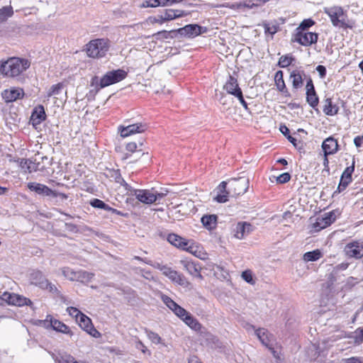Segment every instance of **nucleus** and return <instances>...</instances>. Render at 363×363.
<instances>
[{"instance_id":"obj_2","label":"nucleus","mask_w":363,"mask_h":363,"mask_svg":"<svg viewBox=\"0 0 363 363\" xmlns=\"http://www.w3.org/2000/svg\"><path fill=\"white\" fill-rule=\"evenodd\" d=\"M323 11L334 27L343 30H353L356 27V21L350 19L347 11L340 6L325 7Z\"/></svg>"},{"instance_id":"obj_19","label":"nucleus","mask_w":363,"mask_h":363,"mask_svg":"<svg viewBox=\"0 0 363 363\" xmlns=\"http://www.w3.org/2000/svg\"><path fill=\"white\" fill-rule=\"evenodd\" d=\"M345 252L348 257L356 259L363 257V242L353 241L347 243L345 247Z\"/></svg>"},{"instance_id":"obj_50","label":"nucleus","mask_w":363,"mask_h":363,"mask_svg":"<svg viewBox=\"0 0 363 363\" xmlns=\"http://www.w3.org/2000/svg\"><path fill=\"white\" fill-rule=\"evenodd\" d=\"M241 277L246 282L252 285L255 284V281L253 279L252 272L251 270H245L242 272Z\"/></svg>"},{"instance_id":"obj_25","label":"nucleus","mask_w":363,"mask_h":363,"mask_svg":"<svg viewBox=\"0 0 363 363\" xmlns=\"http://www.w3.org/2000/svg\"><path fill=\"white\" fill-rule=\"evenodd\" d=\"M161 14L164 22L166 23L177 18L187 16L189 12L181 9H166L161 12Z\"/></svg>"},{"instance_id":"obj_32","label":"nucleus","mask_w":363,"mask_h":363,"mask_svg":"<svg viewBox=\"0 0 363 363\" xmlns=\"http://www.w3.org/2000/svg\"><path fill=\"white\" fill-rule=\"evenodd\" d=\"M254 6V4H250V3H247V1L243 2H238L234 4L225 3L223 4H213L211 5V8L217 9V8H228L233 10L239 11L243 9L247 8L251 9Z\"/></svg>"},{"instance_id":"obj_23","label":"nucleus","mask_w":363,"mask_h":363,"mask_svg":"<svg viewBox=\"0 0 363 363\" xmlns=\"http://www.w3.org/2000/svg\"><path fill=\"white\" fill-rule=\"evenodd\" d=\"M105 175L111 181L115 182L116 183L123 186L128 193L129 191H132V187L123 179L119 169H108Z\"/></svg>"},{"instance_id":"obj_1","label":"nucleus","mask_w":363,"mask_h":363,"mask_svg":"<svg viewBox=\"0 0 363 363\" xmlns=\"http://www.w3.org/2000/svg\"><path fill=\"white\" fill-rule=\"evenodd\" d=\"M30 66V62L25 58L11 57L0 61V74L6 78H16Z\"/></svg>"},{"instance_id":"obj_53","label":"nucleus","mask_w":363,"mask_h":363,"mask_svg":"<svg viewBox=\"0 0 363 363\" xmlns=\"http://www.w3.org/2000/svg\"><path fill=\"white\" fill-rule=\"evenodd\" d=\"M291 179V175L288 172H284L281 174L279 177L276 178V182L277 184H286L289 182Z\"/></svg>"},{"instance_id":"obj_63","label":"nucleus","mask_w":363,"mask_h":363,"mask_svg":"<svg viewBox=\"0 0 363 363\" xmlns=\"http://www.w3.org/2000/svg\"><path fill=\"white\" fill-rule=\"evenodd\" d=\"M354 144L357 147H362L363 144V134L362 135H357L354 138Z\"/></svg>"},{"instance_id":"obj_24","label":"nucleus","mask_w":363,"mask_h":363,"mask_svg":"<svg viewBox=\"0 0 363 363\" xmlns=\"http://www.w3.org/2000/svg\"><path fill=\"white\" fill-rule=\"evenodd\" d=\"M321 147L326 155H335L339 150L338 141L333 136H330L323 140Z\"/></svg>"},{"instance_id":"obj_46","label":"nucleus","mask_w":363,"mask_h":363,"mask_svg":"<svg viewBox=\"0 0 363 363\" xmlns=\"http://www.w3.org/2000/svg\"><path fill=\"white\" fill-rule=\"evenodd\" d=\"M172 32H174V30L167 31L163 30L153 34V37H155L157 40H164L165 39L172 38L173 37L171 35V33Z\"/></svg>"},{"instance_id":"obj_35","label":"nucleus","mask_w":363,"mask_h":363,"mask_svg":"<svg viewBox=\"0 0 363 363\" xmlns=\"http://www.w3.org/2000/svg\"><path fill=\"white\" fill-rule=\"evenodd\" d=\"M262 27L266 35L269 34L273 36L280 30V25L277 21L271 22H263Z\"/></svg>"},{"instance_id":"obj_61","label":"nucleus","mask_w":363,"mask_h":363,"mask_svg":"<svg viewBox=\"0 0 363 363\" xmlns=\"http://www.w3.org/2000/svg\"><path fill=\"white\" fill-rule=\"evenodd\" d=\"M316 71L318 72L319 76L321 79H323L326 76V68L323 65H318L316 67Z\"/></svg>"},{"instance_id":"obj_48","label":"nucleus","mask_w":363,"mask_h":363,"mask_svg":"<svg viewBox=\"0 0 363 363\" xmlns=\"http://www.w3.org/2000/svg\"><path fill=\"white\" fill-rule=\"evenodd\" d=\"M66 311L71 317L75 319L76 322H78L79 318L83 314L78 308L72 306L67 307Z\"/></svg>"},{"instance_id":"obj_4","label":"nucleus","mask_w":363,"mask_h":363,"mask_svg":"<svg viewBox=\"0 0 363 363\" xmlns=\"http://www.w3.org/2000/svg\"><path fill=\"white\" fill-rule=\"evenodd\" d=\"M110 48L108 38H96L90 40L85 45V52L89 57L100 59L106 56Z\"/></svg>"},{"instance_id":"obj_16","label":"nucleus","mask_w":363,"mask_h":363,"mask_svg":"<svg viewBox=\"0 0 363 363\" xmlns=\"http://www.w3.org/2000/svg\"><path fill=\"white\" fill-rule=\"evenodd\" d=\"M24 96V90L21 87H10L1 92V97L6 104L14 102L18 99H22Z\"/></svg>"},{"instance_id":"obj_15","label":"nucleus","mask_w":363,"mask_h":363,"mask_svg":"<svg viewBox=\"0 0 363 363\" xmlns=\"http://www.w3.org/2000/svg\"><path fill=\"white\" fill-rule=\"evenodd\" d=\"M208 30L207 27L201 26L198 24H189L180 28L177 31L182 35L192 38L203 33H207Z\"/></svg>"},{"instance_id":"obj_58","label":"nucleus","mask_w":363,"mask_h":363,"mask_svg":"<svg viewBox=\"0 0 363 363\" xmlns=\"http://www.w3.org/2000/svg\"><path fill=\"white\" fill-rule=\"evenodd\" d=\"M287 138L296 148H297L298 150L303 149V143L301 140L298 141L297 139H296L295 138L292 137L290 135L287 136Z\"/></svg>"},{"instance_id":"obj_43","label":"nucleus","mask_w":363,"mask_h":363,"mask_svg":"<svg viewBox=\"0 0 363 363\" xmlns=\"http://www.w3.org/2000/svg\"><path fill=\"white\" fill-rule=\"evenodd\" d=\"M64 86L65 85L62 82H59L56 84L52 85L47 94V97L50 98L52 96L58 95L61 92Z\"/></svg>"},{"instance_id":"obj_57","label":"nucleus","mask_w":363,"mask_h":363,"mask_svg":"<svg viewBox=\"0 0 363 363\" xmlns=\"http://www.w3.org/2000/svg\"><path fill=\"white\" fill-rule=\"evenodd\" d=\"M125 150L130 153V155L138 151V145L135 142L128 143L125 145Z\"/></svg>"},{"instance_id":"obj_28","label":"nucleus","mask_w":363,"mask_h":363,"mask_svg":"<svg viewBox=\"0 0 363 363\" xmlns=\"http://www.w3.org/2000/svg\"><path fill=\"white\" fill-rule=\"evenodd\" d=\"M46 320L50 321V325L53 330L63 334L68 335L70 337L73 335V332L70 328L63 322L53 318L51 315H48Z\"/></svg>"},{"instance_id":"obj_34","label":"nucleus","mask_w":363,"mask_h":363,"mask_svg":"<svg viewBox=\"0 0 363 363\" xmlns=\"http://www.w3.org/2000/svg\"><path fill=\"white\" fill-rule=\"evenodd\" d=\"M295 61L296 57L291 53H288L279 58L277 66L280 68H286L292 65Z\"/></svg>"},{"instance_id":"obj_51","label":"nucleus","mask_w":363,"mask_h":363,"mask_svg":"<svg viewBox=\"0 0 363 363\" xmlns=\"http://www.w3.org/2000/svg\"><path fill=\"white\" fill-rule=\"evenodd\" d=\"M162 0H145L143 2V7H157L162 6Z\"/></svg>"},{"instance_id":"obj_14","label":"nucleus","mask_w":363,"mask_h":363,"mask_svg":"<svg viewBox=\"0 0 363 363\" xmlns=\"http://www.w3.org/2000/svg\"><path fill=\"white\" fill-rule=\"evenodd\" d=\"M355 168V158L354 156L352 157V163L350 166L347 167L343 172L342 173V175L340 177V183L338 184V186L337 188V192L340 193L343 191H345L348 185L352 182V175L353 172H354Z\"/></svg>"},{"instance_id":"obj_45","label":"nucleus","mask_w":363,"mask_h":363,"mask_svg":"<svg viewBox=\"0 0 363 363\" xmlns=\"http://www.w3.org/2000/svg\"><path fill=\"white\" fill-rule=\"evenodd\" d=\"M57 363H75V358L69 354H60L56 359Z\"/></svg>"},{"instance_id":"obj_62","label":"nucleus","mask_w":363,"mask_h":363,"mask_svg":"<svg viewBox=\"0 0 363 363\" xmlns=\"http://www.w3.org/2000/svg\"><path fill=\"white\" fill-rule=\"evenodd\" d=\"M344 363H363L360 357H352L343 359Z\"/></svg>"},{"instance_id":"obj_64","label":"nucleus","mask_w":363,"mask_h":363,"mask_svg":"<svg viewBox=\"0 0 363 363\" xmlns=\"http://www.w3.org/2000/svg\"><path fill=\"white\" fill-rule=\"evenodd\" d=\"M280 130L284 135H289V129L286 125H281Z\"/></svg>"},{"instance_id":"obj_26","label":"nucleus","mask_w":363,"mask_h":363,"mask_svg":"<svg viewBox=\"0 0 363 363\" xmlns=\"http://www.w3.org/2000/svg\"><path fill=\"white\" fill-rule=\"evenodd\" d=\"M46 119V114L43 106L38 105L35 107L30 118V122L34 128H37Z\"/></svg>"},{"instance_id":"obj_13","label":"nucleus","mask_w":363,"mask_h":363,"mask_svg":"<svg viewBox=\"0 0 363 363\" xmlns=\"http://www.w3.org/2000/svg\"><path fill=\"white\" fill-rule=\"evenodd\" d=\"M157 269L162 272L163 275L168 277L172 282L180 286H185L188 284V281L185 277L171 267L165 265H159Z\"/></svg>"},{"instance_id":"obj_9","label":"nucleus","mask_w":363,"mask_h":363,"mask_svg":"<svg viewBox=\"0 0 363 363\" xmlns=\"http://www.w3.org/2000/svg\"><path fill=\"white\" fill-rule=\"evenodd\" d=\"M62 274L67 279L72 281H79L82 283L89 282L94 277V274L84 270L74 271L69 267H64L62 269Z\"/></svg>"},{"instance_id":"obj_11","label":"nucleus","mask_w":363,"mask_h":363,"mask_svg":"<svg viewBox=\"0 0 363 363\" xmlns=\"http://www.w3.org/2000/svg\"><path fill=\"white\" fill-rule=\"evenodd\" d=\"M27 187L30 191H34L41 196H52L54 198L60 197L62 199H67V195L66 194L57 192L51 189L48 186L40 183L29 182L27 184Z\"/></svg>"},{"instance_id":"obj_7","label":"nucleus","mask_w":363,"mask_h":363,"mask_svg":"<svg viewBox=\"0 0 363 363\" xmlns=\"http://www.w3.org/2000/svg\"><path fill=\"white\" fill-rule=\"evenodd\" d=\"M318 40V34L314 32L295 29L291 34V42L298 43L304 47H309L315 44Z\"/></svg>"},{"instance_id":"obj_41","label":"nucleus","mask_w":363,"mask_h":363,"mask_svg":"<svg viewBox=\"0 0 363 363\" xmlns=\"http://www.w3.org/2000/svg\"><path fill=\"white\" fill-rule=\"evenodd\" d=\"M13 14V7L11 6H4L0 9V22L6 21L8 18Z\"/></svg>"},{"instance_id":"obj_54","label":"nucleus","mask_w":363,"mask_h":363,"mask_svg":"<svg viewBox=\"0 0 363 363\" xmlns=\"http://www.w3.org/2000/svg\"><path fill=\"white\" fill-rule=\"evenodd\" d=\"M135 347L140 350L143 354H147L148 356L151 355V352L147 348L144 343L138 339L135 342Z\"/></svg>"},{"instance_id":"obj_31","label":"nucleus","mask_w":363,"mask_h":363,"mask_svg":"<svg viewBox=\"0 0 363 363\" xmlns=\"http://www.w3.org/2000/svg\"><path fill=\"white\" fill-rule=\"evenodd\" d=\"M303 71L294 69L290 72L289 78L291 80V85L294 89H298L303 85Z\"/></svg>"},{"instance_id":"obj_52","label":"nucleus","mask_w":363,"mask_h":363,"mask_svg":"<svg viewBox=\"0 0 363 363\" xmlns=\"http://www.w3.org/2000/svg\"><path fill=\"white\" fill-rule=\"evenodd\" d=\"M173 313L182 320L190 313L180 306Z\"/></svg>"},{"instance_id":"obj_49","label":"nucleus","mask_w":363,"mask_h":363,"mask_svg":"<svg viewBox=\"0 0 363 363\" xmlns=\"http://www.w3.org/2000/svg\"><path fill=\"white\" fill-rule=\"evenodd\" d=\"M90 204L91 206L100 209H104L105 211L107 210L108 205L104 203L103 201L99 199H94L90 201Z\"/></svg>"},{"instance_id":"obj_12","label":"nucleus","mask_w":363,"mask_h":363,"mask_svg":"<svg viewBox=\"0 0 363 363\" xmlns=\"http://www.w3.org/2000/svg\"><path fill=\"white\" fill-rule=\"evenodd\" d=\"M30 284L39 286L43 289H48L52 291L56 287L52 285L44 276L43 272L38 269L33 270L30 274Z\"/></svg>"},{"instance_id":"obj_8","label":"nucleus","mask_w":363,"mask_h":363,"mask_svg":"<svg viewBox=\"0 0 363 363\" xmlns=\"http://www.w3.org/2000/svg\"><path fill=\"white\" fill-rule=\"evenodd\" d=\"M223 90H225L227 94L237 98L245 110L248 109L247 103L244 99L242 91L239 86L238 81L236 77L230 75L223 85Z\"/></svg>"},{"instance_id":"obj_37","label":"nucleus","mask_w":363,"mask_h":363,"mask_svg":"<svg viewBox=\"0 0 363 363\" xmlns=\"http://www.w3.org/2000/svg\"><path fill=\"white\" fill-rule=\"evenodd\" d=\"M183 321L193 330L196 332L201 331L202 325L191 313L185 317Z\"/></svg>"},{"instance_id":"obj_5","label":"nucleus","mask_w":363,"mask_h":363,"mask_svg":"<svg viewBox=\"0 0 363 363\" xmlns=\"http://www.w3.org/2000/svg\"><path fill=\"white\" fill-rule=\"evenodd\" d=\"M168 191L159 192L155 188L150 189H135L132 188L130 194L135 196L136 199L143 203L152 204L157 201L160 202L167 194Z\"/></svg>"},{"instance_id":"obj_44","label":"nucleus","mask_w":363,"mask_h":363,"mask_svg":"<svg viewBox=\"0 0 363 363\" xmlns=\"http://www.w3.org/2000/svg\"><path fill=\"white\" fill-rule=\"evenodd\" d=\"M145 333H146L149 340L152 341V342L158 345L161 343L162 338L161 337L156 333L148 330L147 328H145Z\"/></svg>"},{"instance_id":"obj_39","label":"nucleus","mask_w":363,"mask_h":363,"mask_svg":"<svg viewBox=\"0 0 363 363\" xmlns=\"http://www.w3.org/2000/svg\"><path fill=\"white\" fill-rule=\"evenodd\" d=\"M255 333L259 340L264 345L267 347H270V335L268 333L267 330L263 328H259L257 330Z\"/></svg>"},{"instance_id":"obj_36","label":"nucleus","mask_w":363,"mask_h":363,"mask_svg":"<svg viewBox=\"0 0 363 363\" xmlns=\"http://www.w3.org/2000/svg\"><path fill=\"white\" fill-rule=\"evenodd\" d=\"M227 187V182H222L218 186V191L220 192L219 194H218L215 200L218 201V203H225L228 200V191L226 190Z\"/></svg>"},{"instance_id":"obj_20","label":"nucleus","mask_w":363,"mask_h":363,"mask_svg":"<svg viewBox=\"0 0 363 363\" xmlns=\"http://www.w3.org/2000/svg\"><path fill=\"white\" fill-rule=\"evenodd\" d=\"M1 298L10 305L18 306H22L31 303V301L29 298L18 294H11L9 292H4L2 294Z\"/></svg>"},{"instance_id":"obj_33","label":"nucleus","mask_w":363,"mask_h":363,"mask_svg":"<svg viewBox=\"0 0 363 363\" xmlns=\"http://www.w3.org/2000/svg\"><path fill=\"white\" fill-rule=\"evenodd\" d=\"M323 111L327 116H335L338 113L339 107L337 105L333 104L330 98H328L324 101Z\"/></svg>"},{"instance_id":"obj_3","label":"nucleus","mask_w":363,"mask_h":363,"mask_svg":"<svg viewBox=\"0 0 363 363\" xmlns=\"http://www.w3.org/2000/svg\"><path fill=\"white\" fill-rule=\"evenodd\" d=\"M127 76L128 72L124 69H114L107 72L101 79H99L97 76L93 77L91 79L90 85L94 86L96 91H99L103 88L123 81Z\"/></svg>"},{"instance_id":"obj_29","label":"nucleus","mask_w":363,"mask_h":363,"mask_svg":"<svg viewBox=\"0 0 363 363\" xmlns=\"http://www.w3.org/2000/svg\"><path fill=\"white\" fill-rule=\"evenodd\" d=\"M181 264L183 265L184 269H186L191 275L202 279L201 267L197 263L186 259L181 260Z\"/></svg>"},{"instance_id":"obj_60","label":"nucleus","mask_w":363,"mask_h":363,"mask_svg":"<svg viewBox=\"0 0 363 363\" xmlns=\"http://www.w3.org/2000/svg\"><path fill=\"white\" fill-rule=\"evenodd\" d=\"M328 156L329 155H326L325 153H323V167H324L323 172H327L328 174H330V167H329Z\"/></svg>"},{"instance_id":"obj_10","label":"nucleus","mask_w":363,"mask_h":363,"mask_svg":"<svg viewBox=\"0 0 363 363\" xmlns=\"http://www.w3.org/2000/svg\"><path fill=\"white\" fill-rule=\"evenodd\" d=\"M339 215L338 210H333L318 216L315 221L312 224V228L315 232L325 229L333 223Z\"/></svg>"},{"instance_id":"obj_56","label":"nucleus","mask_w":363,"mask_h":363,"mask_svg":"<svg viewBox=\"0 0 363 363\" xmlns=\"http://www.w3.org/2000/svg\"><path fill=\"white\" fill-rule=\"evenodd\" d=\"M23 168H25V171L28 173L36 171V169L34 168V163L30 160H25Z\"/></svg>"},{"instance_id":"obj_38","label":"nucleus","mask_w":363,"mask_h":363,"mask_svg":"<svg viewBox=\"0 0 363 363\" xmlns=\"http://www.w3.org/2000/svg\"><path fill=\"white\" fill-rule=\"evenodd\" d=\"M323 257L322 252L316 249L315 250L307 252L303 254V259L305 262H315Z\"/></svg>"},{"instance_id":"obj_59","label":"nucleus","mask_w":363,"mask_h":363,"mask_svg":"<svg viewBox=\"0 0 363 363\" xmlns=\"http://www.w3.org/2000/svg\"><path fill=\"white\" fill-rule=\"evenodd\" d=\"M106 211H109V212H111L112 213H114V214H116L118 216H123V217H125V218H127L128 217V213H123L116 208H112L110 206H108V208L106 210Z\"/></svg>"},{"instance_id":"obj_47","label":"nucleus","mask_w":363,"mask_h":363,"mask_svg":"<svg viewBox=\"0 0 363 363\" xmlns=\"http://www.w3.org/2000/svg\"><path fill=\"white\" fill-rule=\"evenodd\" d=\"M315 24V21L311 18H306L301 21L299 26L296 28L301 30L309 31L308 29Z\"/></svg>"},{"instance_id":"obj_40","label":"nucleus","mask_w":363,"mask_h":363,"mask_svg":"<svg viewBox=\"0 0 363 363\" xmlns=\"http://www.w3.org/2000/svg\"><path fill=\"white\" fill-rule=\"evenodd\" d=\"M250 226V225L244 222L238 223L234 229V236L238 239H242L244 238L245 233V226Z\"/></svg>"},{"instance_id":"obj_30","label":"nucleus","mask_w":363,"mask_h":363,"mask_svg":"<svg viewBox=\"0 0 363 363\" xmlns=\"http://www.w3.org/2000/svg\"><path fill=\"white\" fill-rule=\"evenodd\" d=\"M203 226L208 230H213L217 228L218 216L216 214H206L201 218Z\"/></svg>"},{"instance_id":"obj_21","label":"nucleus","mask_w":363,"mask_h":363,"mask_svg":"<svg viewBox=\"0 0 363 363\" xmlns=\"http://www.w3.org/2000/svg\"><path fill=\"white\" fill-rule=\"evenodd\" d=\"M250 182L247 178L234 179L231 184V191L235 196L244 194L248 189Z\"/></svg>"},{"instance_id":"obj_6","label":"nucleus","mask_w":363,"mask_h":363,"mask_svg":"<svg viewBox=\"0 0 363 363\" xmlns=\"http://www.w3.org/2000/svg\"><path fill=\"white\" fill-rule=\"evenodd\" d=\"M167 241L173 246L182 250H185L195 256H199L197 253L200 252L199 250V247L193 240H186L175 233H169L167 235Z\"/></svg>"},{"instance_id":"obj_42","label":"nucleus","mask_w":363,"mask_h":363,"mask_svg":"<svg viewBox=\"0 0 363 363\" xmlns=\"http://www.w3.org/2000/svg\"><path fill=\"white\" fill-rule=\"evenodd\" d=\"M161 299L163 303L172 311L174 312L177 308L179 306L177 304L174 300H172L169 296L162 294L161 296Z\"/></svg>"},{"instance_id":"obj_22","label":"nucleus","mask_w":363,"mask_h":363,"mask_svg":"<svg viewBox=\"0 0 363 363\" xmlns=\"http://www.w3.org/2000/svg\"><path fill=\"white\" fill-rule=\"evenodd\" d=\"M306 101L311 107H316L319 103V98L316 94L313 80L311 77L306 81Z\"/></svg>"},{"instance_id":"obj_27","label":"nucleus","mask_w":363,"mask_h":363,"mask_svg":"<svg viewBox=\"0 0 363 363\" xmlns=\"http://www.w3.org/2000/svg\"><path fill=\"white\" fill-rule=\"evenodd\" d=\"M274 84L278 91L281 93L286 97H290L291 94L286 87L285 81L284 79V72L281 70H278L275 72L274 76Z\"/></svg>"},{"instance_id":"obj_55","label":"nucleus","mask_w":363,"mask_h":363,"mask_svg":"<svg viewBox=\"0 0 363 363\" xmlns=\"http://www.w3.org/2000/svg\"><path fill=\"white\" fill-rule=\"evenodd\" d=\"M148 21L151 24L162 25L164 23L161 13L155 16H150L148 18Z\"/></svg>"},{"instance_id":"obj_18","label":"nucleus","mask_w":363,"mask_h":363,"mask_svg":"<svg viewBox=\"0 0 363 363\" xmlns=\"http://www.w3.org/2000/svg\"><path fill=\"white\" fill-rule=\"evenodd\" d=\"M147 128L145 123H137L127 126L120 125L118 132L122 138H127L135 133H141L145 132Z\"/></svg>"},{"instance_id":"obj_17","label":"nucleus","mask_w":363,"mask_h":363,"mask_svg":"<svg viewBox=\"0 0 363 363\" xmlns=\"http://www.w3.org/2000/svg\"><path fill=\"white\" fill-rule=\"evenodd\" d=\"M77 323L79 327L91 337L95 338L101 337V333L94 326L91 319L86 314L83 313L79 318Z\"/></svg>"}]
</instances>
